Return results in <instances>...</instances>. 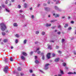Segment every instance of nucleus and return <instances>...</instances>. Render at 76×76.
I'll return each instance as SVG.
<instances>
[{
  "mask_svg": "<svg viewBox=\"0 0 76 76\" xmlns=\"http://www.w3.org/2000/svg\"><path fill=\"white\" fill-rule=\"evenodd\" d=\"M71 23H72V24L74 23V21H72L71 22Z\"/></svg>",
  "mask_w": 76,
  "mask_h": 76,
  "instance_id": "79ce46f5",
  "label": "nucleus"
},
{
  "mask_svg": "<svg viewBox=\"0 0 76 76\" xmlns=\"http://www.w3.org/2000/svg\"><path fill=\"white\" fill-rule=\"evenodd\" d=\"M9 0H6V1H5V4H7L8 3V1H9Z\"/></svg>",
  "mask_w": 76,
  "mask_h": 76,
  "instance_id": "7c9ffc66",
  "label": "nucleus"
},
{
  "mask_svg": "<svg viewBox=\"0 0 76 76\" xmlns=\"http://www.w3.org/2000/svg\"><path fill=\"white\" fill-rule=\"evenodd\" d=\"M31 18H32V19H33V18H34V15L32 16Z\"/></svg>",
  "mask_w": 76,
  "mask_h": 76,
  "instance_id": "4d7b16f0",
  "label": "nucleus"
},
{
  "mask_svg": "<svg viewBox=\"0 0 76 76\" xmlns=\"http://www.w3.org/2000/svg\"><path fill=\"white\" fill-rule=\"evenodd\" d=\"M64 41H65V40H64V39H62V44H63Z\"/></svg>",
  "mask_w": 76,
  "mask_h": 76,
  "instance_id": "bb28decb",
  "label": "nucleus"
},
{
  "mask_svg": "<svg viewBox=\"0 0 76 76\" xmlns=\"http://www.w3.org/2000/svg\"><path fill=\"white\" fill-rule=\"evenodd\" d=\"M45 34V32H44V31H42V35H44V34Z\"/></svg>",
  "mask_w": 76,
  "mask_h": 76,
  "instance_id": "c756f323",
  "label": "nucleus"
},
{
  "mask_svg": "<svg viewBox=\"0 0 76 76\" xmlns=\"http://www.w3.org/2000/svg\"><path fill=\"white\" fill-rule=\"evenodd\" d=\"M37 56H35V60H37Z\"/></svg>",
  "mask_w": 76,
  "mask_h": 76,
  "instance_id": "bf43d9fd",
  "label": "nucleus"
},
{
  "mask_svg": "<svg viewBox=\"0 0 76 76\" xmlns=\"http://www.w3.org/2000/svg\"><path fill=\"white\" fill-rule=\"evenodd\" d=\"M58 28H61V26H60V25L58 26Z\"/></svg>",
  "mask_w": 76,
  "mask_h": 76,
  "instance_id": "8fccbe9b",
  "label": "nucleus"
},
{
  "mask_svg": "<svg viewBox=\"0 0 76 76\" xmlns=\"http://www.w3.org/2000/svg\"><path fill=\"white\" fill-rule=\"evenodd\" d=\"M72 29V27H69L68 28V30H71V29Z\"/></svg>",
  "mask_w": 76,
  "mask_h": 76,
  "instance_id": "e433bc0d",
  "label": "nucleus"
},
{
  "mask_svg": "<svg viewBox=\"0 0 76 76\" xmlns=\"http://www.w3.org/2000/svg\"><path fill=\"white\" fill-rule=\"evenodd\" d=\"M4 61L5 62V63H7L8 61V59L6 58H4Z\"/></svg>",
  "mask_w": 76,
  "mask_h": 76,
  "instance_id": "6e6552de",
  "label": "nucleus"
},
{
  "mask_svg": "<svg viewBox=\"0 0 76 76\" xmlns=\"http://www.w3.org/2000/svg\"><path fill=\"white\" fill-rule=\"evenodd\" d=\"M39 50V48H37V50H35L34 52H35V53L37 52V51L38 50Z\"/></svg>",
  "mask_w": 76,
  "mask_h": 76,
  "instance_id": "c85d7f7f",
  "label": "nucleus"
},
{
  "mask_svg": "<svg viewBox=\"0 0 76 76\" xmlns=\"http://www.w3.org/2000/svg\"><path fill=\"white\" fill-rule=\"evenodd\" d=\"M19 12L20 13H22V12H23V11H22V10H20V11H19Z\"/></svg>",
  "mask_w": 76,
  "mask_h": 76,
  "instance_id": "a18cd8bd",
  "label": "nucleus"
},
{
  "mask_svg": "<svg viewBox=\"0 0 76 76\" xmlns=\"http://www.w3.org/2000/svg\"><path fill=\"white\" fill-rule=\"evenodd\" d=\"M42 59L44 60V55H43L42 56Z\"/></svg>",
  "mask_w": 76,
  "mask_h": 76,
  "instance_id": "ea45409f",
  "label": "nucleus"
},
{
  "mask_svg": "<svg viewBox=\"0 0 76 76\" xmlns=\"http://www.w3.org/2000/svg\"><path fill=\"white\" fill-rule=\"evenodd\" d=\"M13 26H14L16 27L18 26V24H17V23H15L13 24Z\"/></svg>",
  "mask_w": 76,
  "mask_h": 76,
  "instance_id": "f3484780",
  "label": "nucleus"
},
{
  "mask_svg": "<svg viewBox=\"0 0 76 76\" xmlns=\"http://www.w3.org/2000/svg\"><path fill=\"white\" fill-rule=\"evenodd\" d=\"M58 3H59V1H56V4H58Z\"/></svg>",
  "mask_w": 76,
  "mask_h": 76,
  "instance_id": "de8ad7c7",
  "label": "nucleus"
},
{
  "mask_svg": "<svg viewBox=\"0 0 76 76\" xmlns=\"http://www.w3.org/2000/svg\"><path fill=\"white\" fill-rule=\"evenodd\" d=\"M68 75H73L74 74H75V75L76 74V72H74V73H72L71 72H68Z\"/></svg>",
  "mask_w": 76,
  "mask_h": 76,
  "instance_id": "1a4fd4ad",
  "label": "nucleus"
},
{
  "mask_svg": "<svg viewBox=\"0 0 76 76\" xmlns=\"http://www.w3.org/2000/svg\"><path fill=\"white\" fill-rule=\"evenodd\" d=\"M64 18H65V17H64V16H63V17H62V19H64Z\"/></svg>",
  "mask_w": 76,
  "mask_h": 76,
  "instance_id": "6e6d98bb",
  "label": "nucleus"
},
{
  "mask_svg": "<svg viewBox=\"0 0 76 76\" xmlns=\"http://www.w3.org/2000/svg\"><path fill=\"white\" fill-rule=\"evenodd\" d=\"M47 5V4H43V6H46Z\"/></svg>",
  "mask_w": 76,
  "mask_h": 76,
  "instance_id": "680f3d73",
  "label": "nucleus"
},
{
  "mask_svg": "<svg viewBox=\"0 0 76 76\" xmlns=\"http://www.w3.org/2000/svg\"><path fill=\"white\" fill-rule=\"evenodd\" d=\"M29 72L30 73H32V69H30Z\"/></svg>",
  "mask_w": 76,
  "mask_h": 76,
  "instance_id": "c9c22d12",
  "label": "nucleus"
},
{
  "mask_svg": "<svg viewBox=\"0 0 76 76\" xmlns=\"http://www.w3.org/2000/svg\"><path fill=\"white\" fill-rule=\"evenodd\" d=\"M40 72H41V73H44V72H43V71H42L41 70H40Z\"/></svg>",
  "mask_w": 76,
  "mask_h": 76,
  "instance_id": "603ef678",
  "label": "nucleus"
},
{
  "mask_svg": "<svg viewBox=\"0 0 76 76\" xmlns=\"http://www.w3.org/2000/svg\"><path fill=\"white\" fill-rule=\"evenodd\" d=\"M24 74H23V73H21V76H23V75H24Z\"/></svg>",
  "mask_w": 76,
  "mask_h": 76,
  "instance_id": "13d9d810",
  "label": "nucleus"
},
{
  "mask_svg": "<svg viewBox=\"0 0 76 76\" xmlns=\"http://www.w3.org/2000/svg\"><path fill=\"white\" fill-rule=\"evenodd\" d=\"M59 58H57L55 60V62H57V61H59Z\"/></svg>",
  "mask_w": 76,
  "mask_h": 76,
  "instance_id": "9b49d317",
  "label": "nucleus"
},
{
  "mask_svg": "<svg viewBox=\"0 0 76 76\" xmlns=\"http://www.w3.org/2000/svg\"><path fill=\"white\" fill-rule=\"evenodd\" d=\"M48 49H50V50H51V49H52V48H51V46L50 45H48Z\"/></svg>",
  "mask_w": 76,
  "mask_h": 76,
  "instance_id": "6ab92c4d",
  "label": "nucleus"
},
{
  "mask_svg": "<svg viewBox=\"0 0 76 76\" xmlns=\"http://www.w3.org/2000/svg\"><path fill=\"white\" fill-rule=\"evenodd\" d=\"M53 16H55V18H57L58 17H59V16H60V15H58V14H55V13H53Z\"/></svg>",
  "mask_w": 76,
  "mask_h": 76,
  "instance_id": "423d86ee",
  "label": "nucleus"
},
{
  "mask_svg": "<svg viewBox=\"0 0 76 76\" xmlns=\"http://www.w3.org/2000/svg\"><path fill=\"white\" fill-rule=\"evenodd\" d=\"M5 10L6 11V12H10V10H9L7 8H6L5 9Z\"/></svg>",
  "mask_w": 76,
  "mask_h": 76,
  "instance_id": "a211bd4d",
  "label": "nucleus"
},
{
  "mask_svg": "<svg viewBox=\"0 0 76 76\" xmlns=\"http://www.w3.org/2000/svg\"><path fill=\"white\" fill-rule=\"evenodd\" d=\"M46 26H47L48 27V26H51V24H46Z\"/></svg>",
  "mask_w": 76,
  "mask_h": 76,
  "instance_id": "393cba45",
  "label": "nucleus"
},
{
  "mask_svg": "<svg viewBox=\"0 0 76 76\" xmlns=\"http://www.w3.org/2000/svg\"><path fill=\"white\" fill-rule=\"evenodd\" d=\"M66 70H68L69 69V68L67 67H66Z\"/></svg>",
  "mask_w": 76,
  "mask_h": 76,
  "instance_id": "69168bd1",
  "label": "nucleus"
},
{
  "mask_svg": "<svg viewBox=\"0 0 76 76\" xmlns=\"http://www.w3.org/2000/svg\"><path fill=\"white\" fill-rule=\"evenodd\" d=\"M24 7H25V8H26V7H27V4H26V3H25L24 4Z\"/></svg>",
  "mask_w": 76,
  "mask_h": 76,
  "instance_id": "b1692460",
  "label": "nucleus"
},
{
  "mask_svg": "<svg viewBox=\"0 0 76 76\" xmlns=\"http://www.w3.org/2000/svg\"><path fill=\"white\" fill-rule=\"evenodd\" d=\"M11 49H13V46H11Z\"/></svg>",
  "mask_w": 76,
  "mask_h": 76,
  "instance_id": "052dcab7",
  "label": "nucleus"
},
{
  "mask_svg": "<svg viewBox=\"0 0 76 76\" xmlns=\"http://www.w3.org/2000/svg\"><path fill=\"white\" fill-rule=\"evenodd\" d=\"M8 71V66H7L5 67V68L4 69V71L5 73H7Z\"/></svg>",
  "mask_w": 76,
  "mask_h": 76,
  "instance_id": "f03ea898",
  "label": "nucleus"
},
{
  "mask_svg": "<svg viewBox=\"0 0 76 76\" xmlns=\"http://www.w3.org/2000/svg\"><path fill=\"white\" fill-rule=\"evenodd\" d=\"M17 7L18 9H20V8H21V6H20V4L18 5Z\"/></svg>",
  "mask_w": 76,
  "mask_h": 76,
  "instance_id": "aec40b11",
  "label": "nucleus"
},
{
  "mask_svg": "<svg viewBox=\"0 0 76 76\" xmlns=\"http://www.w3.org/2000/svg\"><path fill=\"white\" fill-rule=\"evenodd\" d=\"M58 53H60V54H61V51H58Z\"/></svg>",
  "mask_w": 76,
  "mask_h": 76,
  "instance_id": "09e8293b",
  "label": "nucleus"
},
{
  "mask_svg": "<svg viewBox=\"0 0 76 76\" xmlns=\"http://www.w3.org/2000/svg\"><path fill=\"white\" fill-rule=\"evenodd\" d=\"M73 53H74V54H75V55H76V52L75 51H74Z\"/></svg>",
  "mask_w": 76,
  "mask_h": 76,
  "instance_id": "49530a36",
  "label": "nucleus"
},
{
  "mask_svg": "<svg viewBox=\"0 0 76 76\" xmlns=\"http://www.w3.org/2000/svg\"><path fill=\"white\" fill-rule=\"evenodd\" d=\"M29 9L30 10H32V8L31 7Z\"/></svg>",
  "mask_w": 76,
  "mask_h": 76,
  "instance_id": "3c124183",
  "label": "nucleus"
},
{
  "mask_svg": "<svg viewBox=\"0 0 76 76\" xmlns=\"http://www.w3.org/2000/svg\"><path fill=\"white\" fill-rule=\"evenodd\" d=\"M45 9L46 11H50V9L49 8L45 7Z\"/></svg>",
  "mask_w": 76,
  "mask_h": 76,
  "instance_id": "0eeeda50",
  "label": "nucleus"
},
{
  "mask_svg": "<svg viewBox=\"0 0 76 76\" xmlns=\"http://www.w3.org/2000/svg\"><path fill=\"white\" fill-rule=\"evenodd\" d=\"M21 58L22 60H25V58L23 56H21Z\"/></svg>",
  "mask_w": 76,
  "mask_h": 76,
  "instance_id": "9d476101",
  "label": "nucleus"
},
{
  "mask_svg": "<svg viewBox=\"0 0 76 76\" xmlns=\"http://www.w3.org/2000/svg\"><path fill=\"white\" fill-rule=\"evenodd\" d=\"M35 63L37 64H38V63H39V61H38L37 60H36L35 61Z\"/></svg>",
  "mask_w": 76,
  "mask_h": 76,
  "instance_id": "cd10ccee",
  "label": "nucleus"
},
{
  "mask_svg": "<svg viewBox=\"0 0 76 76\" xmlns=\"http://www.w3.org/2000/svg\"><path fill=\"white\" fill-rule=\"evenodd\" d=\"M10 59L11 61H13V58L12 57L10 58Z\"/></svg>",
  "mask_w": 76,
  "mask_h": 76,
  "instance_id": "4be33fe9",
  "label": "nucleus"
},
{
  "mask_svg": "<svg viewBox=\"0 0 76 76\" xmlns=\"http://www.w3.org/2000/svg\"><path fill=\"white\" fill-rule=\"evenodd\" d=\"M50 56H51V53H48V54L46 55L47 57L48 58V59H49L50 58Z\"/></svg>",
  "mask_w": 76,
  "mask_h": 76,
  "instance_id": "39448f33",
  "label": "nucleus"
},
{
  "mask_svg": "<svg viewBox=\"0 0 76 76\" xmlns=\"http://www.w3.org/2000/svg\"><path fill=\"white\" fill-rule=\"evenodd\" d=\"M35 33L36 34H38L39 33V31H36L35 32Z\"/></svg>",
  "mask_w": 76,
  "mask_h": 76,
  "instance_id": "5701e85b",
  "label": "nucleus"
},
{
  "mask_svg": "<svg viewBox=\"0 0 76 76\" xmlns=\"http://www.w3.org/2000/svg\"><path fill=\"white\" fill-rule=\"evenodd\" d=\"M22 54L24 56H27V54L25 52H23Z\"/></svg>",
  "mask_w": 76,
  "mask_h": 76,
  "instance_id": "4468645a",
  "label": "nucleus"
},
{
  "mask_svg": "<svg viewBox=\"0 0 76 76\" xmlns=\"http://www.w3.org/2000/svg\"><path fill=\"white\" fill-rule=\"evenodd\" d=\"M40 6V4H39L38 5V7H39Z\"/></svg>",
  "mask_w": 76,
  "mask_h": 76,
  "instance_id": "e2e57ef3",
  "label": "nucleus"
},
{
  "mask_svg": "<svg viewBox=\"0 0 76 76\" xmlns=\"http://www.w3.org/2000/svg\"><path fill=\"white\" fill-rule=\"evenodd\" d=\"M37 53L38 54H39L41 53V52L40 51H38L37 52Z\"/></svg>",
  "mask_w": 76,
  "mask_h": 76,
  "instance_id": "4c0bfd02",
  "label": "nucleus"
},
{
  "mask_svg": "<svg viewBox=\"0 0 76 76\" xmlns=\"http://www.w3.org/2000/svg\"><path fill=\"white\" fill-rule=\"evenodd\" d=\"M15 36L16 37H17V38H19V34H17Z\"/></svg>",
  "mask_w": 76,
  "mask_h": 76,
  "instance_id": "a878e982",
  "label": "nucleus"
},
{
  "mask_svg": "<svg viewBox=\"0 0 76 76\" xmlns=\"http://www.w3.org/2000/svg\"><path fill=\"white\" fill-rule=\"evenodd\" d=\"M33 53V52L32 51H31L30 52V54H31V55H32Z\"/></svg>",
  "mask_w": 76,
  "mask_h": 76,
  "instance_id": "5fc2aeb1",
  "label": "nucleus"
},
{
  "mask_svg": "<svg viewBox=\"0 0 76 76\" xmlns=\"http://www.w3.org/2000/svg\"><path fill=\"white\" fill-rule=\"evenodd\" d=\"M1 34L2 35H3L4 36L6 35V33L4 32H2Z\"/></svg>",
  "mask_w": 76,
  "mask_h": 76,
  "instance_id": "412c9836",
  "label": "nucleus"
},
{
  "mask_svg": "<svg viewBox=\"0 0 76 76\" xmlns=\"http://www.w3.org/2000/svg\"><path fill=\"white\" fill-rule=\"evenodd\" d=\"M27 42V40L26 39H25L24 40V41L23 42V43L24 44H26V42Z\"/></svg>",
  "mask_w": 76,
  "mask_h": 76,
  "instance_id": "dca6fc26",
  "label": "nucleus"
},
{
  "mask_svg": "<svg viewBox=\"0 0 76 76\" xmlns=\"http://www.w3.org/2000/svg\"><path fill=\"white\" fill-rule=\"evenodd\" d=\"M56 49H58V48H59V47L58 46H56Z\"/></svg>",
  "mask_w": 76,
  "mask_h": 76,
  "instance_id": "58836bf2",
  "label": "nucleus"
},
{
  "mask_svg": "<svg viewBox=\"0 0 76 76\" xmlns=\"http://www.w3.org/2000/svg\"><path fill=\"white\" fill-rule=\"evenodd\" d=\"M50 64H47L45 65V70H47L48 69V67Z\"/></svg>",
  "mask_w": 76,
  "mask_h": 76,
  "instance_id": "7ed1b4c3",
  "label": "nucleus"
},
{
  "mask_svg": "<svg viewBox=\"0 0 76 76\" xmlns=\"http://www.w3.org/2000/svg\"><path fill=\"white\" fill-rule=\"evenodd\" d=\"M32 76H35V75H34V74H32Z\"/></svg>",
  "mask_w": 76,
  "mask_h": 76,
  "instance_id": "774afa93",
  "label": "nucleus"
},
{
  "mask_svg": "<svg viewBox=\"0 0 76 76\" xmlns=\"http://www.w3.org/2000/svg\"><path fill=\"white\" fill-rule=\"evenodd\" d=\"M60 33H61L60 32V31H59V32H58L57 34L58 35H60Z\"/></svg>",
  "mask_w": 76,
  "mask_h": 76,
  "instance_id": "c03bdc74",
  "label": "nucleus"
},
{
  "mask_svg": "<svg viewBox=\"0 0 76 76\" xmlns=\"http://www.w3.org/2000/svg\"><path fill=\"white\" fill-rule=\"evenodd\" d=\"M55 9H56V10L58 11V12H60L61 10V9H59V8L56 6L55 7Z\"/></svg>",
  "mask_w": 76,
  "mask_h": 76,
  "instance_id": "20e7f679",
  "label": "nucleus"
},
{
  "mask_svg": "<svg viewBox=\"0 0 76 76\" xmlns=\"http://www.w3.org/2000/svg\"><path fill=\"white\" fill-rule=\"evenodd\" d=\"M56 56V54H55L54 53H52L53 57H54V56Z\"/></svg>",
  "mask_w": 76,
  "mask_h": 76,
  "instance_id": "f704fd0d",
  "label": "nucleus"
},
{
  "mask_svg": "<svg viewBox=\"0 0 76 76\" xmlns=\"http://www.w3.org/2000/svg\"><path fill=\"white\" fill-rule=\"evenodd\" d=\"M58 76H61V75L59 74V75H58Z\"/></svg>",
  "mask_w": 76,
  "mask_h": 76,
  "instance_id": "338daca9",
  "label": "nucleus"
},
{
  "mask_svg": "<svg viewBox=\"0 0 76 76\" xmlns=\"http://www.w3.org/2000/svg\"><path fill=\"white\" fill-rule=\"evenodd\" d=\"M38 42H35V44H38Z\"/></svg>",
  "mask_w": 76,
  "mask_h": 76,
  "instance_id": "37998d69",
  "label": "nucleus"
},
{
  "mask_svg": "<svg viewBox=\"0 0 76 76\" xmlns=\"http://www.w3.org/2000/svg\"><path fill=\"white\" fill-rule=\"evenodd\" d=\"M18 71H21L22 70V68L19 67L18 68Z\"/></svg>",
  "mask_w": 76,
  "mask_h": 76,
  "instance_id": "2eb2a0df",
  "label": "nucleus"
},
{
  "mask_svg": "<svg viewBox=\"0 0 76 76\" xmlns=\"http://www.w3.org/2000/svg\"><path fill=\"white\" fill-rule=\"evenodd\" d=\"M55 21V20H52L50 21V22H54Z\"/></svg>",
  "mask_w": 76,
  "mask_h": 76,
  "instance_id": "a19ab883",
  "label": "nucleus"
},
{
  "mask_svg": "<svg viewBox=\"0 0 76 76\" xmlns=\"http://www.w3.org/2000/svg\"><path fill=\"white\" fill-rule=\"evenodd\" d=\"M60 72L61 74H64L63 71L60 70Z\"/></svg>",
  "mask_w": 76,
  "mask_h": 76,
  "instance_id": "72a5a7b5",
  "label": "nucleus"
},
{
  "mask_svg": "<svg viewBox=\"0 0 76 76\" xmlns=\"http://www.w3.org/2000/svg\"><path fill=\"white\" fill-rule=\"evenodd\" d=\"M0 26L1 28L2 31H4L6 29V25L3 23H0Z\"/></svg>",
  "mask_w": 76,
  "mask_h": 76,
  "instance_id": "f257e3e1",
  "label": "nucleus"
},
{
  "mask_svg": "<svg viewBox=\"0 0 76 76\" xmlns=\"http://www.w3.org/2000/svg\"><path fill=\"white\" fill-rule=\"evenodd\" d=\"M5 6L4 5V4H2V7H4Z\"/></svg>",
  "mask_w": 76,
  "mask_h": 76,
  "instance_id": "0e129e2a",
  "label": "nucleus"
},
{
  "mask_svg": "<svg viewBox=\"0 0 76 76\" xmlns=\"http://www.w3.org/2000/svg\"><path fill=\"white\" fill-rule=\"evenodd\" d=\"M18 39H16L15 40V43L17 44V43H18Z\"/></svg>",
  "mask_w": 76,
  "mask_h": 76,
  "instance_id": "473e14b6",
  "label": "nucleus"
},
{
  "mask_svg": "<svg viewBox=\"0 0 76 76\" xmlns=\"http://www.w3.org/2000/svg\"><path fill=\"white\" fill-rule=\"evenodd\" d=\"M50 1H48V4H50Z\"/></svg>",
  "mask_w": 76,
  "mask_h": 76,
  "instance_id": "864d4df0",
  "label": "nucleus"
},
{
  "mask_svg": "<svg viewBox=\"0 0 76 76\" xmlns=\"http://www.w3.org/2000/svg\"><path fill=\"white\" fill-rule=\"evenodd\" d=\"M4 42H8V40L7 39H4Z\"/></svg>",
  "mask_w": 76,
  "mask_h": 76,
  "instance_id": "ddd939ff",
  "label": "nucleus"
},
{
  "mask_svg": "<svg viewBox=\"0 0 76 76\" xmlns=\"http://www.w3.org/2000/svg\"><path fill=\"white\" fill-rule=\"evenodd\" d=\"M69 26V24L67 23H65V26H64V28H67V27H68V26Z\"/></svg>",
  "mask_w": 76,
  "mask_h": 76,
  "instance_id": "f8f14e48",
  "label": "nucleus"
},
{
  "mask_svg": "<svg viewBox=\"0 0 76 76\" xmlns=\"http://www.w3.org/2000/svg\"><path fill=\"white\" fill-rule=\"evenodd\" d=\"M63 66H65L66 65V63H63Z\"/></svg>",
  "mask_w": 76,
  "mask_h": 76,
  "instance_id": "2f4dec72",
  "label": "nucleus"
}]
</instances>
